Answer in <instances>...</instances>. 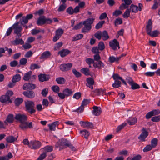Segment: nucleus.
I'll list each match as a JSON object with an SVG mask.
<instances>
[{
	"label": "nucleus",
	"instance_id": "5701e85b",
	"mask_svg": "<svg viewBox=\"0 0 160 160\" xmlns=\"http://www.w3.org/2000/svg\"><path fill=\"white\" fill-rule=\"evenodd\" d=\"M45 16H40L37 21V24L38 25H42L45 24Z\"/></svg>",
	"mask_w": 160,
	"mask_h": 160
},
{
	"label": "nucleus",
	"instance_id": "49530a36",
	"mask_svg": "<svg viewBox=\"0 0 160 160\" xmlns=\"http://www.w3.org/2000/svg\"><path fill=\"white\" fill-rule=\"evenodd\" d=\"M23 101V99L21 98H16L14 101L15 105L17 106H19L22 102Z\"/></svg>",
	"mask_w": 160,
	"mask_h": 160
},
{
	"label": "nucleus",
	"instance_id": "aec40b11",
	"mask_svg": "<svg viewBox=\"0 0 160 160\" xmlns=\"http://www.w3.org/2000/svg\"><path fill=\"white\" fill-rule=\"evenodd\" d=\"M70 52V51L68 49H63L59 51L58 53L62 57H64L69 54Z\"/></svg>",
	"mask_w": 160,
	"mask_h": 160
},
{
	"label": "nucleus",
	"instance_id": "f03ea898",
	"mask_svg": "<svg viewBox=\"0 0 160 160\" xmlns=\"http://www.w3.org/2000/svg\"><path fill=\"white\" fill-rule=\"evenodd\" d=\"M25 110L31 114L35 112V104L33 101L27 100L25 101Z\"/></svg>",
	"mask_w": 160,
	"mask_h": 160
},
{
	"label": "nucleus",
	"instance_id": "052dcab7",
	"mask_svg": "<svg viewBox=\"0 0 160 160\" xmlns=\"http://www.w3.org/2000/svg\"><path fill=\"white\" fill-rule=\"evenodd\" d=\"M66 6L65 4L63 3L60 6L58 9V11L61 12L63 11L66 8Z\"/></svg>",
	"mask_w": 160,
	"mask_h": 160
},
{
	"label": "nucleus",
	"instance_id": "58836bf2",
	"mask_svg": "<svg viewBox=\"0 0 160 160\" xmlns=\"http://www.w3.org/2000/svg\"><path fill=\"white\" fill-rule=\"evenodd\" d=\"M158 139L156 138H154L152 139L151 142V145L153 148H155L158 144Z\"/></svg>",
	"mask_w": 160,
	"mask_h": 160
},
{
	"label": "nucleus",
	"instance_id": "4468645a",
	"mask_svg": "<svg viewBox=\"0 0 160 160\" xmlns=\"http://www.w3.org/2000/svg\"><path fill=\"white\" fill-rule=\"evenodd\" d=\"M23 94L26 97L30 98H33L35 96V93L32 91H24L23 92Z\"/></svg>",
	"mask_w": 160,
	"mask_h": 160
},
{
	"label": "nucleus",
	"instance_id": "1a4fd4ad",
	"mask_svg": "<svg viewBox=\"0 0 160 160\" xmlns=\"http://www.w3.org/2000/svg\"><path fill=\"white\" fill-rule=\"evenodd\" d=\"M109 45L114 50H116L117 47L118 49L120 48L119 43L116 39H114L112 41H110L109 42Z\"/></svg>",
	"mask_w": 160,
	"mask_h": 160
},
{
	"label": "nucleus",
	"instance_id": "2f4dec72",
	"mask_svg": "<svg viewBox=\"0 0 160 160\" xmlns=\"http://www.w3.org/2000/svg\"><path fill=\"white\" fill-rule=\"evenodd\" d=\"M21 79V76L19 74H16L14 75L12 79V81L13 82H16L19 81Z\"/></svg>",
	"mask_w": 160,
	"mask_h": 160
},
{
	"label": "nucleus",
	"instance_id": "cd10ccee",
	"mask_svg": "<svg viewBox=\"0 0 160 160\" xmlns=\"http://www.w3.org/2000/svg\"><path fill=\"white\" fill-rule=\"evenodd\" d=\"M106 91L105 89H98L95 90L94 92L98 96L104 95Z\"/></svg>",
	"mask_w": 160,
	"mask_h": 160
},
{
	"label": "nucleus",
	"instance_id": "bb28decb",
	"mask_svg": "<svg viewBox=\"0 0 160 160\" xmlns=\"http://www.w3.org/2000/svg\"><path fill=\"white\" fill-rule=\"evenodd\" d=\"M120 60V58L115 57L114 56H110L108 58V61L111 63H112L114 62H118Z\"/></svg>",
	"mask_w": 160,
	"mask_h": 160
},
{
	"label": "nucleus",
	"instance_id": "5fc2aeb1",
	"mask_svg": "<svg viewBox=\"0 0 160 160\" xmlns=\"http://www.w3.org/2000/svg\"><path fill=\"white\" fill-rule=\"evenodd\" d=\"M121 82L117 80L115 81V82L112 84V86L114 88H118L121 86Z\"/></svg>",
	"mask_w": 160,
	"mask_h": 160
},
{
	"label": "nucleus",
	"instance_id": "de8ad7c7",
	"mask_svg": "<svg viewBox=\"0 0 160 160\" xmlns=\"http://www.w3.org/2000/svg\"><path fill=\"white\" fill-rule=\"evenodd\" d=\"M159 34H160V32L159 31L155 30L152 32H151L149 35L152 37H156L158 36Z\"/></svg>",
	"mask_w": 160,
	"mask_h": 160
},
{
	"label": "nucleus",
	"instance_id": "412c9836",
	"mask_svg": "<svg viewBox=\"0 0 160 160\" xmlns=\"http://www.w3.org/2000/svg\"><path fill=\"white\" fill-rule=\"evenodd\" d=\"M87 86L90 88L93 89V85L94 84V81L93 79L92 78H90L87 79Z\"/></svg>",
	"mask_w": 160,
	"mask_h": 160
},
{
	"label": "nucleus",
	"instance_id": "f8f14e48",
	"mask_svg": "<svg viewBox=\"0 0 160 160\" xmlns=\"http://www.w3.org/2000/svg\"><path fill=\"white\" fill-rule=\"evenodd\" d=\"M79 123L81 124V126L84 128H93V124L90 122L81 121Z\"/></svg>",
	"mask_w": 160,
	"mask_h": 160
},
{
	"label": "nucleus",
	"instance_id": "dca6fc26",
	"mask_svg": "<svg viewBox=\"0 0 160 160\" xmlns=\"http://www.w3.org/2000/svg\"><path fill=\"white\" fill-rule=\"evenodd\" d=\"M36 87V85L35 84L29 83H26L23 85V89L25 90L28 89L32 90L35 89Z\"/></svg>",
	"mask_w": 160,
	"mask_h": 160
},
{
	"label": "nucleus",
	"instance_id": "13d9d810",
	"mask_svg": "<svg viewBox=\"0 0 160 160\" xmlns=\"http://www.w3.org/2000/svg\"><path fill=\"white\" fill-rule=\"evenodd\" d=\"M28 20L26 17H23L19 22L21 25L25 24L28 22Z\"/></svg>",
	"mask_w": 160,
	"mask_h": 160
},
{
	"label": "nucleus",
	"instance_id": "4be33fe9",
	"mask_svg": "<svg viewBox=\"0 0 160 160\" xmlns=\"http://www.w3.org/2000/svg\"><path fill=\"white\" fill-rule=\"evenodd\" d=\"M152 28V21L151 19H149L148 24L146 26V31L148 35L151 32Z\"/></svg>",
	"mask_w": 160,
	"mask_h": 160
},
{
	"label": "nucleus",
	"instance_id": "a878e982",
	"mask_svg": "<svg viewBox=\"0 0 160 160\" xmlns=\"http://www.w3.org/2000/svg\"><path fill=\"white\" fill-rule=\"evenodd\" d=\"M104 64L101 61H99L97 63H94L93 64L94 67L98 68L99 69L104 68Z\"/></svg>",
	"mask_w": 160,
	"mask_h": 160
},
{
	"label": "nucleus",
	"instance_id": "ddd939ff",
	"mask_svg": "<svg viewBox=\"0 0 160 160\" xmlns=\"http://www.w3.org/2000/svg\"><path fill=\"white\" fill-rule=\"evenodd\" d=\"M143 131L138 137V138L142 141H145V139L148 135V132L144 128L143 129Z\"/></svg>",
	"mask_w": 160,
	"mask_h": 160
},
{
	"label": "nucleus",
	"instance_id": "69168bd1",
	"mask_svg": "<svg viewBox=\"0 0 160 160\" xmlns=\"http://www.w3.org/2000/svg\"><path fill=\"white\" fill-rule=\"evenodd\" d=\"M46 153L43 152L40 155L37 160H42L46 157Z\"/></svg>",
	"mask_w": 160,
	"mask_h": 160
},
{
	"label": "nucleus",
	"instance_id": "c03bdc74",
	"mask_svg": "<svg viewBox=\"0 0 160 160\" xmlns=\"http://www.w3.org/2000/svg\"><path fill=\"white\" fill-rule=\"evenodd\" d=\"M130 9L128 8L123 15L124 18H128L130 16Z\"/></svg>",
	"mask_w": 160,
	"mask_h": 160
},
{
	"label": "nucleus",
	"instance_id": "e433bc0d",
	"mask_svg": "<svg viewBox=\"0 0 160 160\" xmlns=\"http://www.w3.org/2000/svg\"><path fill=\"white\" fill-rule=\"evenodd\" d=\"M130 9V11H132V12L134 13L137 12L138 11V6L133 4L131 5Z\"/></svg>",
	"mask_w": 160,
	"mask_h": 160
},
{
	"label": "nucleus",
	"instance_id": "09e8293b",
	"mask_svg": "<svg viewBox=\"0 0 160 160\" xmlns=\"http://www.w3.org/2000/svg\"><path fill=\"white\" fill-rule=\"evenodd\" d=\"M153 148L151 145H148L143 149V151L144 152H147L151 150Z\"/></svg>",
	"mask_w": 160,
	"mask_h": 160
},
{
	"label": "nucleus",
	"instance_id": "603ef678",
	"mask_svg": "<svg viewBox=\"0 0 160 160\" xmlns=\"http://www.w3.org/2000/svg\"><path fill=\"white\" fill-rule=\"evenodd\" d=\"M130 85L131 86V88L133 90L138 89L140 88L139 85L138 84L135 82H134Z\"/></svg>",
	"mask_w": 160,
	"mask_h": 160
},
{
	"label": "nucleus",
	"instance_id": "a18cd8bd",
	"mask_svg": "<svg viewBox=\"0 0 160 160\" xmlns=\"http://www.w3.org/2000/svg\"><path fill=\"white\" fill-rule=\"evenodd\" d=\"M40 68V66L38 64H32L30 66V69L32 70H34L35 69H39Z\"/></svg>",
	"mask_w": 160,
	"mask_h": 160
},
{
	"label": "nucleus",
	"instance_id": "9d476101",
	"mask_svg": "<svg viewBox=\"0 0 160 160\" xmlns=\"http://www.w3.org/2000/svg\"><path fill=\"white\" fill-rule=\"evenodd\" d=\"M15 118L20 122L26 121L27 120L26 116L25 114H21L20 113L16 114Z\"/></svg>",
	"mask_w": 160,
	"mask_h": 160
},
{
	"label": "nucleus",
	"instance_id": "a19ab883",
	"mask_svg": "<svg viewBox=\"0 0 160 160\" xmlns=\"http://www.w3.org/2000/svg\"><path fill=\"white\" fill-rule=\"evenodd\" d=\"M102 39L103 40H107L109 38L107 32L106 31L103 32L102 34Z\"/></svg>",
	"mask_w": 160,
	"mask_h": 160
},
{
	"label": "nucleus",
	"instance_id": "9b49d317",
	"mask_svg": "<svg viewBox=\"0 0 160 160\" xmlns=\"http://www.w3.org/2000/svg\"><path fill=\"white\" fill-rule=\"evenodd\" d=\"M160 113V110L159 109H154L148 112L146 115L147 119H149L152 116L157 115Z\"/></svg>",
	"mask_w": 160,
	"mask_h": 160
},
{
	"label": "nucleus",
	"instance_id": "864d4df0",
	"mask_svg": "<svg viewBox=\"0 0 160 160\" xmlns=\"http://www.w3.org/2000/svg\"><path fill=\"white\" fill-rule=\"evenodd\" d=\"M95 37L98 39L99 40H100L102 38V33L101 31H98L95 34H94Z\"/></svg>",
	"mask_w": 160,
	"mask_h": 160
},
{
	"label": "nucleus",
	"instance_id": "6e6552de",
	"mask_svg": "<svg viewBox=\"0 0 160 160\" xmlns=\"http://www.w3.org/2000/svg\"><path fill=\"white\" fill-rule=\"evenodd\" d=\"M64 32L63 30L61 28H59L55 32V35L53 38V41L56 42L61 37Z\"/></svg>",
	"mask_w": 160,
	"mask_h": 160
},
{
	"label": "nucleus",
	"instance_id": "ea45409f",
	"mask_svg": "<svg viewBox=\"0 0 160 160\" xmlns=\"http://www.w3.org/2000/svg\"><path fill=\"white\" fill-rule=\"evenodd\" d=\"M17 140V138L13 136H11L8 137L6 139L7 142L10 143H13Z\"/></svg>",
	"mask_w": 160,
	"mask_h": 160
},
{
	"label": "nucleus",
	"instance_id": "37998d69",
	"mask_svg": "<svg viewBox=\"0 0 160 160\" xmlns=\"http://www.w3.org/2000/svg\"><path fill=\"white\" fill-rule=\"evenodd\" d=\"M27 122L26 121L21 122L19 127L22 130H25L27 128Z\"/></svg>",
	"mask_w": 160,
	"mask_h": 160
},
{
	"label": "nucleus",
	"instance_id": "473e14b6",
	"mask_svg": "<svg viewBox=\"0 0 160 160\" xmlns=\"http://www.w3.org/2000/svg\"><path fill=\"white\" fill-rule=\"evenodd\" d=\"M57 82L60 84H63L65 82V79L63 77H58L56 79Z\"/></svg>",
	"mask_w": 160,
	"mask_h": 160
},
{
	"label": "nucleus",
	"instance_id": "c756f323",
	"mask_svg": "<svg viewBox=\"0 0 160 160\" xmlns=\"http://www.w3.org/2000/svg\"><path fill=\"white\" fill-rule=\"evenodd\" d=\"M58 122L57 121L54 122L51 124H49L48 127L50 130L55 131V128L58 125Z\"/></svg>",
	"mask_w": 160,
	"mask_h": 160
},
{
	"label": "nucleus",
	"instance_id": "4d7b16f0",
	"mask_svg": "<svg viewBox=\"0 0 160 160\" xmlns=\"http://www.w3.org/2000/svg\"><path fill=\"white\" fill-rule=\"evenodd\" d=\"M105 22L104 21L99 22L95 26V28L97 29H98L101 28L103 25L105 23Z\"/></svg>",
	"mask_w": 160,
	"mask_h": 160
},
{
	"label": "nucleus",
	"instance_id": "774afa93",
	"mask_svg": "<svg viewBox=\"0 0 160 160\" xmlns=\"http://www.w3.org/2000/svg\"><path fill=\"white\" fill-rule=\"evenodd\" d=\"M67 12L70 15H72L73 14V10L72 7H68L67 9Z\"/></svg>",
	"mask_w": 160,
	"mask_h": 160
},
{
	"label": "nucleus",
	"instance_id": "8fccbe9b",
	"mask_svg": "<svg viewBox=\"0 0 160 160\" xmlns=\"http://www.w3.org/2000/svg\"><path fill=\"white\" fill-rule=\"evenodd\" d=\"M122 18H117L114 22L115 26H117L118 25L121 24L122 23Z\"/></svg>",
	"mask_w": 160,
	"mask_h": 160
},
{
	"label": "nucleus",
	"instance_id": "0e129e2a",
	"mask_svg": "<svg viewBox=\"0 0 160 160\" xmlns=\"http://www.w3.org/2000/svg\"><path fill=\"white\" fill-rule=\"evenodd\" d=\"M151 120L153 122H158L160 121V115L152 117Z\"/></svg>",
	"mask_w": 160,
	"mask_h": 160
},
{
	"label": "nucleus",
	"instance_id": "6e6d98bb",
	"mask_svg": "<svg viewBox=\"0 0 160 160\" xmlns=\"http://www.w3.org/2000/svg\"><path fill=\"white\" fill-rule=\"evenodd\" d=\"M82 22H80L78 24L75 25L72 28L73 30H77L81 28L83 25Z\"/></svg>",
	"mask_w": 160,
	"mask_h": 160
},
{
	"label": "nucleus",
	"instance_id": "3c124183",
	"mask_svg": "<svg viewBox=\"0 0 160 160\" xmlns=\"http://www.w3.org/2000/svg\"><path fill=\"white\" fill-rule=\"evenodd\" d=\"M98 49L101 51L103 50L105 48V46L104 43L102 42H100L98 45Z\"/></svg>",
	"mask_w": 160,
	"mask_h": 160
},
{
	"label": "nucleus",
	"instance_id": "f704fd0d",
	"mask_svg": "<svg viewBox=\"0 0 160 160\" xmlns=\"http://www.w3.org/2000/svg\"><path fill=\"white\" fill-rule=\"evenodd\" d=\"M32 74V72L29 71L24 74L23 79L25 81H28L31 77Z\"/></svg>",
	"mask_w": 160,
	"mask_h": 160
},
{
	"label": "nucleus",
	"instance_id": "6ab92c4d",
	"mask_svg": "<svg viewBox=\"0 0 160 160\" xmlns=\"http://www.w3.org/2000/svg\"><path fill=\"white\" fill-rule=\"evenodd\" d=\"M79 133L81 136L86 139H88V137L90 135V133L86 129L80 130Z\"/></svg>",
	"mask_w": 160,
	"mask_h": 160
},
{
	"label": "nucleus",
	"instance_id": "c9c22d12",
	"mask_svg": "<svg viewBox=\"0 0 160 160\" xmlns=\"http://www.w3.org/2000/svg\"><path fill=\"white\" fill-rule=\"evenodd\" d=\"M90 103V100L87 99H84L82 101V104L80 106V108H81V109H84V106L87 105Z\"/></svg>",
	"mask_w": 160,
	"mask_h": 160
},
{
	"label": "nucleus",
	"instance_id": "c85d7f7f",
	"mask_svg": "<svg viewBox=\"0 0 160 160\" xmlns=\"http://www.w3.org/2000/svg\"><path fill=\"white\" fill-rule=\"evenodd\" d=\"M63 92L64 93L65 96L66 97L71 96L73 93V92L72 90L68 88L64 89L63 90Z\"/></svg>",
	"mask_w": 160,
	"mask_h": 160
},
{
	"label": "nucleus",
	"instance_id": "a211bd4d",
	"mask_svg": "<svg viewBox=\"0 0 160 160\" xmlns=\"http://www.w3.org/2000/svg\"><path fill=\"white\" fill-rule=\"evenodd\" d=\"M38 77L39 80L42 82L48 81L50 78L48 75L45 74H41L38 75Z\"/></svg>",
	"mask_w": 160,
	"mask_h": 160
},
{
	"label": "nucleus",
	"instance_id": "7c9ffc66",
	"mask_svg": "<svg viewBox=\"0 0 160 160\" xmlns=\"http://www.w3.org/2000/svg\"><path fill=\"white\" fill-rule=\"evenodd\" d=\"M13 44L16 45L19 44L22 45L24 44V42L22 39L16 38L13 41Z\"/></svg>",
	"mask_w": 160,
	"mask_h": 160
},
{
	"label": "nucleus",
	"instance_id": "79ce46f5",
	"mask_svg": "<svg viewBox=\"0 0 160 160\" xmlns=\"http://www.w3.org/2000/svg\"><path fill=\"white\" fill-rule=\"evenodd\" d=\"M81 71L86 75H89L90 74L89 70L87 68H82L81 69Z\"/></svg>",
	"mask_w": 160,
	"mask_h": 160
},
{
	"label": "nucleus",
	"instance_id": "e2e57ef3",
	"mask_svg": "<svg viewBox=\"0 0 160 160\" xmlns=\"http://www.w3.org/2000/svg\"><path fill=\"white\" fill-rule=\"evenodd\" d=\"M127 125L126 123H123L121 125H119L117 128L116 131L118 132L122 129L124 127Z\"/></svg>",
	"mask_w": 160,
	"mask_h": 160
},
{
	"label": "nucleus",
	"instance_id": "423d86ee",
	"mask_svg": "<svg viewBox=\"0 0 160 160\" xmlns=\"http://www.w3.org/2000/svg\"><path fill=\"white\" fill-rule=\"evenodd\" d=\"M42 143L38 141L32 140L30 141L29 148L33 150H37L40 148Z\"/></svg>",
	"mask_w": 160,
	"mask_h": 160
},
{
	"label": "nucleus",
	"instance_id": "72a5a7b5",
	"mask_svg": "<svg viewBox=\"0 0 160 160\" xmlns=\"http://www.w3.org/2000/svg\"><path fill=\"white\" fill-rule=\"evenodd\" d=\"M83 35L82 34H78L73 37L72 38V41H75L82 39L83 37Z\"/></svg>",
	"mask_w": 160,
	"mask_h": 160
},
{
	"label": "nucleus",
	"instance_id": "b1692460",
	"mask_svg": "<svg viewBox=\"0 0 160 160\" xmlns=\"http://www.w3.org/2000/svg\"><path fill=\"white\" fill-rule=\"evenodd\" d=\"M50 56L51 53L50 52L48 51H47L43 52L39 58L40 59H46L49 58Z\"/></svg>",
	"mask_w": 160,
	"mask_h": 160
},
{
	"label": "nucleus",
	"instance_id": "bf43d9fd",
	"mask_svg": "<svg viewBox=\"0 0 160 160\" xmlns=\"http://www.w3.org/2000/svg\"><path fill=\"white\" fill-rule=\"evenodd\" d=\"M72 72L73 74L77 77H79L81 76V74L79 72L77 71L75 69H73L72 70Z\"/></svg>",
	"mask_w": 160,
	"mask_h": 160
},
{
	"label": "nucleus",
	"instance_id": "7ed1b4c3",
	"mask_svg": "<svg viewBox=\"0 0 160 160\" xmlns=\"http://www.w3.org/2000/svg\"><path fill=\"white\" fill-rule=\"evenodd\" d=\"M13 94L12 91L11 90L7 91L5 95H2L0 97V102L2 103H7L8 102L11 103L12 101L10 98Z\"/></svg>",
	"mask_w": 160,
	"mask_h": 160
},
{
	"label": "nucleus",
	"instance_id": "4c0bfd02",
	"mask_svg": "<svg viewBox=\"0 0 160 160\" xmlns=\"http://www.w3.org/2000/svg\"><path fill=\"white\" fill-rule=\"evenodd\" d=\"M44 150L45 151V152H51L53 150V147L52 146H47L41 149V150Z\"/></svg>",
	"mask_w": 160,
	"mask_h": 160
},
{
	"label": "nucleus",
	"instance_id": "338daca9",
	"mask_svg": "<svg viewBox=\"0 0 160 160\" xmlns=\"http://www.w3.org/2000/svg\"><path fill=\"white\" fill-rule=\"evenodd\" d=\"M85 61L88 65H90L92 63H95L94 59L91 58H87L85 59Z\"/></svg>",
	"mask_w": 160,
	"mask_h": 160
},
{
	"label": "nucleus",
	"instance_id": "f257e3e1",
	"mask_svg": "<svg viewBox=\"0 0 160 160\" xmlns=\"http://www.w3.org/2000/svg\"><path fill=\"white\" fill-rule=\"evenodd\" d=\"M94 18H89L85 21L82 22L83 25L84 27L82 29V32L83 33H88L92 28L91 24H92L94 21Z\"/></svg>",
	"mask_w": 160,
	"mask_h": 160
},
{
	"label": "nucleus",
	"instance_id": "f3484780",
	"mask_svg": "<svg viewBox=\"0 0 160 160\" xmlns=\"http://www.w3.org/2000/svg\"><path fill=\"white\" fill-rule=\"evenodd\" d=\"M93 110L92 112L93 114L96 116L99 115L101 113V108L97 106H94L93 107Z\"/></svg>",
	"mask_w": 160,
	"mask_h": 160
},
{
	"label": "nucleus",
	"instance_id": "39448f33",
	"mask_svg": "<svg viewBox=\"0 0 160 160\" xmlns=\"http://www.w3.org/2000/svg\"><path fill=\"white\" fill-rule=\"evenodd\" d=\"M19 22H17L14 23L12 26V28L14 29V32L16 34L17 37L19 38L21 36L22 34L21 33L22 30V28L21 26H19Z\"/></svg>",
	"mask_w": 160,
	"mask_h": 160
},
{
	"label": "nucleus",
	"instance_id": "20e7f679",
	"mask_svg": "<svg viewBox=\"0 0 160 160\" xmlns=\"http://www.w3.org/2000/svg\"><path fill=\"white\" fill-rule=\"evenodd\" d=\"M70 141L66 139L62 138L59 139L56 143L55 146L57 147H59V150H61L66 148L70 145Z\"/></svg>",
	"mask_w": 160,
	"mask_h": 160
},
{
	"label": "nucleus",
	"instance_id": "393cba45",
	"mask_svg": "<svg viewBox=\"0 0 160 160\" xmlns=\"http://www.w3.org/2000/svg\"><path fill=\"white\" fill-rule=\"evenodd\" d=\"M137 119L135 117H130L127 120V122L130 125H134L137 122Z\"/></svg>",
	"mask_w": 160,
	"mask_h": 160
},
{
	"label": "nucleus",
	"instance_id": "680f3d73",
	"mask_svg": "<svg viewBox=\"0 0 160 160\" xmlns=\"http://www.w3.org/2000/svg\"><path fill=\"white\" fill-rule=\"evenodd\" d=\"M52 90L56 92H59L60 91V88L57 85L53 86L52 87Z\"/></svg>",
	"mask_w": 160,
	"mask_h": 160
},
{
	"label": "nucleus",
	"instance_id": "2eb2a0df",
	"mask_svg": "<svg viewBox=\"0 0 160 160\" xmlns=\"http://www.w3.org/2000/svg\"><path fill=\"white\" fill-rule=\"evenodd\" d=\"M14 120V116L12 114H10L8 115L6 119L4 121L5 125H8V123H11L13 122Z\"/></svg>",
	"mask_w": 160,
	"mask_h": 160
},
{
	"label": "nucleus",
	"instance_id": "0eeeda50",
	"mask_svg": "<svg viewBox=\"0 0 160 160\" xmlns=\"http://www.w3.org/2000/svg\"><path fill=\"white\" fill-rule=\"evenodd\" d=\"M72 66L71 63L61 64L59 66L60 69L63 72H66L70 70Z\"/></svg>",
	"mask_w": 160,
	"mask_h": 160
}]
</instances>
